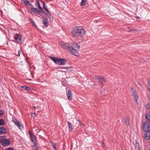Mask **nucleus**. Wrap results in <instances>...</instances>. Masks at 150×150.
<instances>
[{"mask_svg": "<svg viewBox=\"0 0 150 150\" xmlns=\"http://www.w3.org/2000/svg\"><path fill=\"white\" fill-rule=\"evenodd\" d=\"M71 33L76 37H81L84 36L86 33L85 30L82 26H77L72 28Z\"/></svg>", "mask_w": 150, "mask_h": 150, "instance_id": "f257e3e1", "label": "nucleus"}, {"mask_svg": "<svg viewBox=\"0 0 150 150\" xmlns=\"http://www.w3.org/2000/svg\"><path fill=\"white\" fill-rule=\"evenodd\" d=\"M63 47L67 49L72 54L77 56L79 55V52L77 49H75L73 47H70L69 45L67 43H63Z\"/></svg>", "mask_w": 150, "mask_h": 150, "instance_id": "f03ea898", "label": "nucleus"}, {"mask_svg": "<svg viewBox=\"0 0 150 150\" xmlns=\"http://www.w3.org/2000/svg\"><path fill=\"white\" fill-rule=\"evenodd\" d=\"M50 58L55 63L59 65H64L66 62V60L64 59H58L53 57H50Z\"/></svg>", "mask_w": 150, "mask_h": 150, "instance_id": "7ed1b4c3", "label": "nucleus"}, {"mask_svg": "<svg viewBox=\"0 0 150 150\" xmlns=\"http://www.w3.org/2000/svg\"><path fill=\"white\" fill-rule=\"evenodd\" d=\"M142 129L145 131L150 130V122L146 121L143 124Z\"/></svg>", "mask_w": 150, "mask_h": 150, "instance_id": "20e7f679", "label": "nucleus"}, {"mask_svg": "<svg viewBox=\"0 0 150 150\" xmlns=\"http://www.w3.org/2000/svg\"><path fill=\"white\" fill-rule=\"evenodd\" d=\"M94 79L96 81L100 84L103 83L105 81V79L103 76H96L94 77Z\"/></svg>", "mask_w": 150, "mask_h": 150, "instance_id": "39448f33", "label": "nucleus"}, {"mask_svg": "<svg viewBox=\"0 0 150 150\" xmlns=\"http://www.w3.org/2000/svg\"><path fill=\"white\" fill-rule=\"evenodd\" d=\"M14 40L13 42H17L19 44L21 43V39L22 38L21 35V34H16L14 36Z\"/></svg>", "mask_w": 150, "mask_h": 150, "instance_id": "423d86ee", "label": "nucleus"}, {"mask_svg": "<svg viewBox=\"0 0 150 150\" xmlns=\"http://www.w3.org/2000/svg\"><path fill=\"white\" fill-rule=\"evenodd\" d=\"M13 121L18 128L20 129L23 128V125L21 123H20L19 121L17 120L15 118H13Z\"/></svg>", "mask_w": 150, "mask_h": 150, "instance_id": "0eeeda50", "label": "nucleus"}, {"mask_svg": "<svg viewBox=\"0 0 150 150\" xmlns=\"http://www.w3.org/2000/svg\"><path fill=\"white\" fill-rule=\"evenodd\" d=\"M1 144L4 146L8 145L10 144V141L8 139H6L4 138H1Z\"/></svg>", "mask_w": 150, "mask_h": 150, "instance_id": "6e6552de", "label": "nucleus"}, {"mask_svg": "<svg viewBox=\"0 0 150 150\" xmlns=\"http://www.w3.org/2000/svg\"><path fill=\"white\" fill-rule=\"evenodd\" d=\"M33 7V6L32 5L29 6L28 8V12L31 14L36 13L37 11V9Z\"/></svg>", "mask_w": 150, "mask_h": 150, "instance_id": "1a4fd4ad", "label": "nucleus"}, {"mask_svg": "<svg viewBox=\"0 0 150 150\" xmlns=\"http://www.w3.org/2000/svg\"><path fill=\"white\" fill-rule=\"evenodd\" d=\"M133 96H134L135 101L138 103V96L135 90H133Z\"/></svg>", "mask_w": 150, "mask_h": 150, "instance_id": "9d476101", "label": "nucleus"}, {"mask_svg": "<svg viewBox=\"0 0 150 150\" xmlns=\"http://www.w3.org/2000/svg\"><path fill=\"white\" fill-rule=\"evenodd\" d=\"M146 131L147 132L144 134V138L146 140L149 139H150V130Z\"/></svg>", "mask_w": 150, "mask_h": 150, "instance_id": "9b49d317", "label": "nucleus"}, {"mask_svg": "<svg viewBox=\"0 0 150 150\" xmlns=\"http://www.w3.org/2000/svg\"><path fill=\"white\" fill-rule=\"evenodd\" d=\"M67 95L68 99L69 100H71L72 97V92L70 90H69Z\"/></svg>", "mask_w": 150, "mask_h": 150, "instance_id": "f8f14e48", "label": "nucleus"}, {"mask_svg": "<svg viewBox=\"0 0 150 150\" xmlns=\"http://www.w3.org/2000/svg\"><path fill=\"white\" fill-rule=\"evenodd\" d=\"M71 47H73V48H75V49H77L78 50H79L80 48L79 45H78L76 43L74 42H73L72 46Z\"/></svg>", "mask_w": 150, "mask_h": 150, "instance_id": "ddd939ff", "label": "nucleus"}, {"mask_svg": "<svg viewBox=\"0 0 150 150\" xmlns=\"http://www.w3.org/2000/svg\"><path fill=\"white\" fill-rule=\"evenodd\" d=\"M30 138L32 141L33 143L36 142L35 136L32 133H30Z\"/></svg>", "mask_w": 150, "mask_h": 150, "instance_id": "4468645a", "label": "nucleus"}, {"mask_svg": "<svg viewBox=\"0 0 150 150\" xmlns=\"http://www.w3.org/2000/svg\"><path fill=\"white\" fill-rule=\"evenodd\" d=\"M6 129L4 127L0 128V134H2L6 132Z\"/></svg>", "mask_w": 150, "mask_h": 150, "instance_id": "2eb2a0df", "label": "nucleus"}, {"mask_svg": "<svg viewBox=\"0 0 150 150\" xmlns=\"http://www.w3.org/2000/svg\"><path fill=\"white\" fill-rule=\"evenodd\" d=\"M59 69H63V70L61 71L64 72H66L67 71L69 70V69H72V67H70V68L65 67H60Z\"/></svg>", "mask_w": 150, "mask_h": 150, "instance_id": "dca6fc26", "label": "nucleus"}, {"mask_svg": "<svg viewBox=\"0 0 150 150\" xmlns=\"http://www.w3.org/2000/svg\"><path fill=\"white\" fill-rule=\"evenodd\" d=\"M39 9V10L37 9V12L36 13L39 14L40 15H41L43 13V11L42 8L41 7L40 8H38Z\"/></svg>", "mask_w": 150, "mask_h": 150, "instance_id": "f3484780", "label": "nucleus"}, {"mask_svg": "<svg viewBox=\"0 0 150 150\" xmlns=\"http://www.w3.org/2000/svg\"><path fill=\"white\" fill-rule=\"evenodd\" d=\"M68 125V128L69 131H72L73 130V128L71 124L69 122V121H67Z\"/></svg>", "mask_w": 150, "mask_h": 150, "instance_id": "a211bd4d", "label": "nucleus"}, {"mask_svg": "<svg viewBox=\"0 0 150 150\" xmlns=\"http://www.w3.org/2000/svg\"><path fill=\"white\" fill-rule=\"evenodd\" d=\"M47 13H46V14L47 15V16L49 18L50 21H52L53 20V17L51 16L50 13L48 11V12H47Z\"/></svg>", "mask_w": 150, "mask_h": 150, "instance_id": "6ab92c4d", "label": "nucleus"}, {"mask_svg": "<svg viewBox=\"0 0 150 150\" xmlns=\"http://www.w3.org/2000/svg\"><path fill=\"white\" fill-rule=\"evenodd\" d=\"M24 4L26 5H28L29 6L32 5V4H30L28 0H23Z\"/></svg>", "mask_w": 150, "mask_h": 150, "instance_id": "aec40b11", "label": "nucleus"}, {"mask_svg": "<svg viewBox=\"0 0 150 150\" xmlns=\"http://www.w3.org/2000/svg\"><path fill=\"white\" fill-rule=\"evenodd\" d=\"M43 24L46 27L48 26V21L46 18H45L43 21Z\"/></svg>", "mask_w": 150, "mask_h": 150, "instance_id": "412c9836", "label": "nucleus"}, {"mask_svg": "<svg viewBox=\"0 0 150 150\" xmlns=\"http://www.w3.org/2000/svg\"><path fill=\"white\" fill-rule=\"evenodd\" d=\"M146 118L148 120L147 121H150V114L147 113L145 115Z\"/></svg>", "mask_w": 150, "mask_h": 150, "instance_id": "4be33fe9", "label": "nucleus"}, {"mask_svg": "<svg viewBox=\"0 0 150 150\" xmlns=\"http://www.w3.org/2000/svg\"><path fill=\"white\" fill-rule=\"evenodd\" d=\"M34 145H33V150H38V148H37V146H36V144H37V143H34Z\"/></svg>", "mask_w": 150, "mask_h": 150, "instance_id": "5701e85b", "label": "nucleus"}, {"mask_svg": "<svg viewBox=\"0 0 150 150\" xmlns=\"http://www.w3.org/2000/svg\"><path fill=\"white\" fill-rule=\"evenodd\" d=\"M50 143L51 144V145H52V146L53 148L55 150H57V149L56 147V144H55L53 143V142H52V141H50Z\"/></svg>", "mask_w": 150, "mask_h": 150, "instance_id": "b1692460", "label": "nucleus"}, {"mask_svg": "<svg viewBox=\"0 0 150 150\" xmlns=\"http://www.w3.org/2000/svg\"><path fill=\"white\" fill-rule=\"evenodd\" d=\"M35 6H38V8H40L41 7L40 6V2L37 0H36L35 3Z\"/></svg>", "mask_w": 150, "mask_h": 150, "instance_id": "393cba45", "label": "nucleus"}, {"mask_svg": "<svg viewBox=\"0 0 150 150\" xmlns=\"http://www.w3.org/2000/svg\"><path fill=\"white\" fill-rule=\"evenodd\" d=\"M135 145L136 149L137 150H139L140 148L139 144L137 143H136Z\"/></svg>", "mask_w": 150, "mask_h": 150, "instance_id": "a878e982", "label": "nucleus"}, {"mask_svg": "<svg viewBox=\"0 0 150 150\" xmlns=\"http://www.w3.org/2000/svg\"><path fill=\"white\" fill-rule=\"evenodd\" d=\"M86 1V0H82L81 3V5L84 6L85 4Z\"/></svg>", "mask_w": 150, "mask_h": 150, "instance_id": "bb28decb", "label": "nucleus"}, {"mask_svg": "<svg viewBox=\"0 0 150 150\" xmlns=\"http://www.w3.org/2000/svg\"><path fill=\"white\" fill-rule=\"evenodd\" d=\"M43 4V7L44 9H45L47 12H48V11L47 10V7L46 6H45V4L44 2H42Z\"/></svg>", "mask_w": 150, "mask_h": 150, "instance_id": "cd10ccee", "label": "nucleus"}, {"mask_svg": "<svg viewBox=\"0 0 150 150\" xmlns=\"http://www.w3.org/2000/svg\"><path fill=\"white\" fill-rule=\"evenodd\" d=\"M22 88H23L24 89L28 90H30V88L29 87L26 86H23L22 87Z\"/></svg>", "mask_w": 150, "mask_h": 150, "instance_id": "c85d7f7f", "label": "nucleus"}, {"mask_svg": "<svg viewBox=\"0 0 150 150\" xmlns=\"http://www.w3.org/2000/svg\"><path fill=\"white\" fill-rule=\"evenodd\" d=\"M4 120L2 119L0 120V125H3L4 124Z\"/></svg>", "mask_w": 150, "mask_h": 150, "instance_id": "c756f323", "label": "nucleus"}, {"mask_svg": "<svg viewBox=\"0 0 150 150\" xmlns=\"http://www.w3.org/2000/svg\"><path fill=\"white\" fill-rule=\"evenodd\" d=\"M147 88L149 91L150 92V82H149L148 83L147 85Z\"/></svg>", "mask_w": 150, "mask_h": 150, "instance_id": "7c9ffc66", "label": "nucleus"}, {"mask_svg": "<svg viewBox=\"0 0 150 150\" xmlns=\"http://www.w3.org/2000/svg\"><path fill=\"white\" fill-rule=\"evenodd\" d=\"M35 113H32L31 116L32 117L34 118L35 116Z\"/></svg>", "mask_w": 150, "mask_h": 150, "instance_id": "2f4dec72", "label": "nucleus"}, {"mask_svg": "<svg viewBox=\"0 0 150 150\" xmlns=\"http://www.w3.org/2000/svg\"><path fill=\"white\" fill-rule=\"evenodd\" d=\"M18 53L17 55L18 56H20V51L18 50Z\"/></svg>", "mask_w": 150, "mask_h": 150, "instance_id": "473e14b6", "label": "nucleus"}, {"mask_svg": "<svg viewBox=\"0 0 150 150\" xmlns=\"http://www.w3.org/2000/svg\"><path fill=\"white\" fill-rule=\"evenodd\" d=\"M78 121L79 122V123L80 124L81 126H84V125L83 124H81V123L80 121L79 120H78Z\"/></svg>", "mask_w": 150, "mask_h": 150, "instance_id": "72a5a7b5", "label": "nucleus"}, {"mask_svg": "<svg viewBox=\"0 0 150 150\" xmlns=\"http://www.w3.org/2000/svg\"><path fill=\"white\" fill-rule=\"evenodd\" d=\"M6 150H13V149H12V148H10L7 149Z\"/></svg>", "mask_w": 150, "mask_h": 150, "instance_id": "f704fd0d", "label": "nucleus"}, {"mask_svg": "<svg viewBox=\"0 0 150 150\" xmlns=\"http://www.w3.org/2000/svg\"><path fill=\"white\" fill-rule=\"evenodd\" d=\"M32 23L33 25V26H35V23H34V22H32Z\"/></svg>", "mask_w": 150, "mask_h": 150, "instance_id": "c9c22d12", "label": "nucleus"}, {"mask_svg": "<svg viewBox=\"0 0 150 150\" xmlns=\"http://www.w3.org/2000/svg\"><path fill=\"white\" fill-rule=\"evenodd\" d=\"M125 122H126V123H127L128 124H129V122H128V121H127V120H126V121H125Z\"/></svg>", "mask_w": 150, "mask_h": 150, "instance_id": "e433bc0d", "label": "nucleus"}, {"mask_svg": "<svg viewBox=\"0 0 150 150\" xmlns=\"http://www.w3.org/2000/svg\"><path fill=\"white\" fill-rule=\"evenodd\" d=\"M33 107L34 109H36V107L35 106H34Z\"/></svg>", "mask_w": 150, "mask_h": 150, "instance_id": "4c0bfd02", "label": "nucleus"}, {"mask_svg": "<svg viewBox=\"0 0 150 150\" xmlns=\"http://www.w3.org/2000/svg\"><path fill=\"white\" fill-rule=\"evenodd\" d=\"M136 18L137 19L139 18V17H138V16H136Z\"/></svg>", "mask_w": 150, "mask_h": 150, "instance_id": "58836bf2", "label": "nucleus"}, {"mask_svg": "<svg viewBox=\"0 0 150 150\" xmlns=\"http://www.w3.org/2000/svg\"><path fill=\"white\" fill-rule=\"evenodd\" d=\"M133 31H136L137 30L136 29H134V30H133Z\"/></svg>", "mask_w": 150, "mask_h": 150, "instance_id": "ea45409f", "label": "nucleus"}, {"mask_svg": "<svg viewBox=\"0 0 150 150\" xmlns=\"http://www.w3.org/2000/svg\"><path fill=\"white\" fill-rule=\"evenodd\" d=\"M1 139H0V144L1 143Z\"/></svg>", "mask_w": 150, "mask_h": 150, "instance_id": "a19ab883", "label": "nucleus"}]
</instances>
